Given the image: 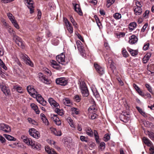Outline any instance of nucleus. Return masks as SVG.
<instances>
[{"instance_id":"obj_1","label":"nucleus","mask_w":154,"mask_h":154,"mask_svg":"<svg viewBox=\"0 0 154 154\" xmlns=\"http://www.w3.org/2000/svg\"><path fill=\"white\" fill-rule=\"evenodd\" d=\"M135 4L136 6L134 7L133 8L134 14L136 15H140L142 12L141 7L143 6V2L138 1H136Z\"/></svg>"},{"instance_id":"obj_2","label":"nucleus","mask_w":154,"mask_h":154,"mask_svg":"<svg viewBox=\"0 0 154 154\" xmlns=\"http://www.w3.org/2000/svg\"><path fill=\"white\" fill-rule=\"evenodd\" d=\"M80 88L83 96L87 97L89 94L88 91L85 83L84 81L80 82Z\"/></svg>"},{"instance_id":"obj_3","label":"nucleus","mask_w":154,"mask_h":154,"mask_svg":"<svg viewBox=\"0 0 154 154\" xmlns=\"http://www.w3.org/2000/svg\"><path fill=\"white\" fill-rule=\"evenodd\" d=\"M38 75L39 80L40 81L47 85L51 83V80L48 78L47 76L45 75L42 73L39 72L38 74Z\"/></svg>"},{"instance_id":"obj_4","label":"nucleus","mask_w":154,"mask_h":154,"mask_svg":"<svg viewBox=\"0 0 154 154\" xmlns=\"http://www.w3.org/2000/svg\"><path fill=\"white\" fill-rule=\"evenodd\" d=\"M27 90L31 96L33 97H35L36 99H37V97L40 95L32 86H28L27 87Z\"/></svg>"},{"instance_id":"obj_5","label":"nucleus","mask_w":154,"mask_h":154,"mask_svg":"<svg viewBox=\"0 0 154 154\" xmlns=\"http://www.w3.org/2000/svg\"><path fill=\"white\" fill-rule=\"evenodd\" d=\"M21 138L23 139V142L27 145L31 146L32 148L34 147L36 142L32 141L31 138L25 137L23 136H22Z\"/></svg>"},{"instance_id":"obj_6","label":"nucleus","mask_w":154,"mask_h":154,"mask_svg":"<svg viewBox=\"0 0 154 154\" xmlns=\"http://www.w3.org/2000/svg\"><path fill=\"white\" fill-rule=\"evenodd\" d=\"M29 133L30 135L36 139L38 138L40 136L39 132L33 128L30 129Z\"/></svg>"},{"instance_id":"obj_7","label":"nucleus","mask_w":154,"mask_h":154,"mask_svg":"<svg viewBox=\"0 0 154 154\" xmlns=\"http://www.w3.org/2000/svg\"><path fill=\"white\" fill-rule=\"evenodd\" d=\"M56 82L57 84L62 86H65L68 83V80L65 78H60L57 79Z\"/></svg>"},{"instance_id":"obj_8","label":"nucleus","mask_w":154,"mask_h":154,"mask_svg":"<svg viewBox=\"0 0 154 154\" xmlns=\"http://www.w3.org/2000/svg\"><path fill=\"white\" fill-rule=\"evenodd\" d=\"M65 55L63 53H62L57 55L56 57L57 61L59 63L62 65H65Z\"/></svg>"},{"instance_id":"obj_9","label":"nucleus","mask_w":154,"mask_h":154,"mask_svg":"<svg viewBox=\"0 0 154 154\" xmlns=\"http://www.w3.org/2000/svg\"><path fill=\"white\" fill-rule=\"evenodd\" d=\"M0 130L6 133H9L11 131V127L8 125L4 123L0 124Z\"/></svg>"},{"instance_id":"obj_10","label":"nucleus","mask_w":154,"mask_h":154,"mask_svg":"<svg viewBox=\"0 0 154 154\" xmlns=\"http://www.w3.org/2000/svg\"><path fill=\"white\" fill-rule=\"evenodd\" d=\"M20 57L27 64L31 66H32L33 64L30 60L29 58L25 54H22L20 55Z\"/></svg>"},{"instance_id":"obj_11","label":"nucleus","mask_w":154,"mask_h":154,"mask_svg":"<svg viewBox=\"0 0 154 154\" xmlns=\"http://www.w3.org/2000/svg\"><path fill=\"white\" fill-rule=\"evenodd\" d=\"M25 4H27V6L30 9V13L32 14L34 12V7L33 6V2L32 0H24Z\"/></svg>"},{"instance_id":"obj_12","label":"nucleus","mask_w":154,"mask_h":154,"mask_svg":"<svg viewBox=\"0 0 154 154\" xmlns=\"http://www.w3.org/2000/svg\"><path fill=\"white\" fill-rule=\"evenodd\" d=\"M0 88L3 93L6 95H9L10 93V90L8 88H7L4 84L0 85Z\"/></svg>"},{"instance_id":"obj_13","label":"nucleus","mask_w":154,"mask_h":154,"mask_svg":"<svg viewBox=\"0 0 154 154\" xmlns=\"http://www.w3.org/2000/svg\"><path fill=\"white\" fill-rule=\"evenodd\" d=\"M50 65L54 68L58 70H60L62 69V68L59 64H58L57 62L54 60L50 61Z\"/></svg>"},{"instance_id":"obj_14","label":"nucleus","mask_w":154,"mask_h":154,"mask_svg":"<svg viewBox=\"0 0 154 154\" xmlns=\"http://www.w3.org/2000/svg\"><path fill=\"white\" fill-rule=\"evenodd\" d=\"M13 39L15 40V42L18 46L22 48L24 47V45L21 39L20 38L16 35L14 37Z\"/></svg>"},{"instance_id":"obj_15","label":"nucleus","mask_w":154,"mask_h":154,"mask_svg":"<svg viewBox=\"0 0 154 154\" xmlns=\"http://www.w3.org/2000/svg\"><path fill=\"white\" fill-rule=\"evenodd\" d=\"M94 67L97 72L100 75L104 73V69L97 64H94Z\"/></svg>"},{"instance_id":"obj_16","label":"nucleus","mask_w":154,"mask_h":154,"mask_svg":"<svg viewBox=\"0 0 154 154\" xmlns=\"http://www.w3.org/2000/svg\"><path fill=\"white\" fill-rule=\"evenodd\" d=\"M130 116L126 114V115L123 114H121L119 118L121 120L124 122H127L129 119Z\"/></svg>"},{"instance_id":"obj_17","label":"nucleus","mask_w":154,"mask_h":154,"mask_svg":"<svg viewBox=\"0 0 154 154\" xmlns=\"http://www.w3.org/2000/svg\"><path fill=\"white\" fill-rule=\"evenodd\" d=\"M74 9L75 11L79 15L81 16L82 15V12L80 8V5L78 4H73Z\"/></svg>"},{"instance_id":"obj_18","label":"nucleus","mask_w":154,"mask_h":154,"mask_svg":"<svg viewBox=\"0 0 154 154\" xmlns=\"http://www.w3.org/2000/svg\"><path fill=\"white\" fill-rule=\"evenodd\" d=\"M138 39L137 36L135 35H132L129 38V43L132 45L135 44L137 41Z\"/></svg>"},{"instance_id":"obj_19","label":"nucleus","mask_w":154,"mask_h":154,"mask_svg":"<svg viewBox=\"0 0 154 154\" xmlns=\"http://www.w3.org/2000/svg\"><path fill=\"white\" fill-rule=\"evenodd\" d=\"M45 149L48 154H57L54 149L51 148L48 146H45Z\"/></svg>"},{"instance_id":"obj_20","label":"nucleus","mask_w":154,"mask_h":154,"mask_svg":"<svg viewBox=\"0 0 154 154\" xmlns=\"http://www.w3.org/2000/svg\"><path fill=\"white\" fill-rule=\"evenodd\" d=\"M143 141L144 143L149 146H152V142L148 138L144 137L142 138Z\"/></svg>"},{"instance_id":"obj_21","label":"nucleus","mask_w":154,"mask_h":154,"mask_svg":"<svg viewBox=\"0 0 154 154\" xmlns=\"http://www.w3.org/2000/svg\"><path fill=\"white\" fill-rule=\"evenodd\" d=\"M36 99L37 101L43 106H45L46 105V101H45L42 97L40 95L37 97V98Z\"/></svg>"},{"instance_id":"obj_22","label":"nucleus","mask_w":154,"mask_h":154,"mask_svg":"<svg viewBox=\"0 0 154 154\" xmlns=\"http://www.w3.org/2000/svg\"><path fill=\"white\" fill-rule=\"evenodd\" d=\"M127 49L132 56H135L138 54V51L137 50H134L128 47Z\"/></svg>"},{"instance_id":"obj_23","label":"nucleus","mask_w":154,"mask_h":154,"mask_svg":"<svg viewBox=\"0 0 154 154\" xmlns=\"http://www.w3.org/2000/svg\"><path fill=\"white\" fill-rule=\"evenodd\" d=\"M89 113H93V112H95L97 111V109L96 108V106L93 105L91 106L88 109Z\"/></svg>"},{"instance_id":"obj_24","label":"nucleus","mask_w":154,"mask_h":154,"mask_svg":"<svg viewBox=\"0 0 154 154\" xmlns=\"http://www.w3.org/2000/svg\"><path fill=\"white\" fill-rule=\"evenodd\" d=\"M31 108L35 111L37 114H39L40 111L38 109V108L37 105L34 103H32L30 105Z\"/></svg>"},{"instance_id":"obj_25","label":"nucleus","mask_w":154,"mask_h":154,"mask_svg":"<svg viewBox=\"0 0 154 154\" xmlns=\"http://www.w3.org/2000/svg\"><path fill=\"white\" fill-rule=\"evenodd\" d=\"M137 24L135 22L131 23L129 25V28L130 31H132L136 27Z\"/></svg>"},{"instance_id":"obj_26","label":"nucleus","mask_w":154,"mask_h":154,"mask_svg":"<svg viewBox=\"0 0 154 154\" xmlns=\"http://www.w3.org/2000/svg\"><path fill=\"white\" fill-rule=\"evenodd\" d=\"M85 131L86 133L90 137L93 136V132L90 128L89 127L87 128H86Z\"/></svg>"},{"instance_id":"obj_27","label":"nucleus","mask_w":154,"mask_h":154,"mask_svg":"<svg viewBox=\"0 0 154 154\" xmlns=\"http://www.w3.org/2000/svg\"><path fill=\"white\" fill-rule=\"evenodd\" d=\"M64 104L67 106H70L71 104L70 100L68 98H65L63 100Z\"/></svg>"},{"instance_id":"obj_28","label":"nucleus","mask_w":154,"mask_h":154,"mask_svg":"<svg viewBox=\"0 0 154 154\" xmlns=\"http://www.w3.org/2000/svg\"><path fill=\"white\" fill-rule=\"evenodd\" d=\"M3 135L8 140L11 141H15L16 140L15 138L10 135L5 134Z\"/></svg>"},{"instance_id":"obj_29","label":"nucleus","mask_w":154,"mask_h":154,"mask_svg":"<svg viewBox=\"0 0 154 154\" xmlns=\"http://www.w3.org/2000/svg\"><path fill=\"white\" fill-rule=\"evenodd\" d=\"M14 88L19 93H22L23 92V89L20 86L16 85L14 86Z\"/></svg>"},{"instance_id":"obj_30","label":"nucleus","mask_w":154,"mask_h":154,"mask_svg":"<svg viewBox=\"0 0 154 154\" xmlns=\"http://www.w3.org/2000/svg\"><path fill=\"white\" fill-rule=\"evenodd\" d=\"M76 44L78 50L80 51H82V44L81 42L79 41H76Z\"/></svg>"},{"instance_id":"obj_31","label":"nucleus","mask_w":154,"mask_h":154,"mask_svg":"<svg viewBox=\"0 0 154 154\" xmlns=\"http://www.w3.org/2000/svg\"><path fill=\"white\" fill-rule=\"evenodd\" d=\"M7 29L9 33H10L12 35H13L14 37L16 36L15 35L14 31L13 30L11 27L9 26H7Z\"/></svg>"},{"instance_id":"obj_32","label":"nucleus","mask_w":154,"mask_h":154,"mask_svg":"<svg viewBox=\"0 0 154 154\" xmlns=\"http://www.w3.org/2000/svg\"><path fill=\"white\" fill-rule=\"evenodd\" d=\"M147 133L149 137L152 140L154 141V133L147 131Z\"/></svg>"},{"instance_id":"obj_33","label":"nucleus","mask_w":154,"mask_h":154,"mask_svg":"<svg viewBox=\"0 0 154 154\" xmlns=\"http://www.w3.org/2000/svg\"><path fill=\"white\" fill-rule=\"evenodd\" d=\"M66 26L67 27V30H68V32L70 33H72L73 32V29L71 24L70 23L68 25H67Z\"/></svg>"},{"instance_id":"obj_34","label":"nucleus","mask_w":154,"mask_h":154,"mask_svg":"<svg viewBox=\"0 0 154 154\" xmlns=\"http://www.w3.org/2000/svg\"><path fill=\"white\" fill-rule=\"evenodd\" d=\"M113 16V17L116 20H118L120 19L122 17L121 14L118 13H116L114 14Z\"/></svg>"},{"instance_id":"obj_35","label":"nucleus","mask_w":154,"mask_h":154,"mask_svg":"<svg viewBox=\"0 0 154 154\" xmlns=\"http://www.w3.org/2000/svg\"><path fill=\"white\" fill-rule=\"evenodd\" d=\"M149 11L148 10H146L143 14V18L144 19H146L149 17Z\"/></svg>"},{"instance_id":"obj_36","label":"nucleus","mask_w":154,"mask_h":154,"mask_svg":"<svg viewBox=\"0 0 154 154\" xmlns=\"http://www.w3.org/2000/svg\"><path fill=\"white\" fill-rule=\"evenodd\" d=\"M94 134L95 137V140L97 143H99V137L98 135V133L96 131L94 130Z\"/></svg>"},{"instance_id":"obj_37","label":"nucleus","mask_w":154,"mask_h":154,"mask_svg":"<svg viewBox=\"0 0 154 154\" xmlns=\"http://www.w3.org/2000/svg\"><path fill=\"white\" fill-rule=\"evenodd\" d=\"M71 110L72 112V113L78 115L79 113V110L74 107L71 108Z\"/></svg>"},{"instance_id":"obj_38","label":"nucleus","mask_w":154,"mask_h":154,"mask_svg":"<svg viewBox=\"0 0 154 154\" xmlns=\"http://www.w3.org/2000/svg\"><path fill=\"white\" fill-rule=\"evenodd\" d=\"M115 1V0H107V7L108 8L111 5L114 3Z\"/></svg>"},{"instance_id":"obj_39","label":"nucleus","mask_w":154,"mask_h":154,"mask_svg":"<svg viewBox=\"0 0 154 154\" xmlns=\"http://www.w3.org/2000/svg\"><path fill=\"white\" fill-rule=\"evenodd\" d=\"M11 23H12L14 26L17 29H19V26L15 19L11 21Z\"/></svg>"},{"instance_id":"obj_40","label":"nucleus","mask_w":154,"mask_h":154,"mask_svg":"<svg viewBox=\"0 0 154 154\" xmlns=\"http://www.w3.org/2000/svg\"><path fill=\"white\" fill-rule=\"evenodd\" d=\"M27 119L29 123L35 125H38V123L37 122L31 118H29Z\"/></svg>"},{"instance_id":"obj_41","label":"nucleus","mask_w":154,"mask_h":154,"mask_svg":"<svg viewBox=\"0 0 154 154\" xmlns=\"http://www.w3.org/2000/svg\"><path fill=\"white\" fill-rule=\"evenodd\" d=\"M70 21L73 25L76 28H77V24L72 16H70Z\"/></svg>"},{"instance_id":"obj_42","label":"nucleus","mask_w":154,"mask_h":154,"mask_svg":"<svg viewBox=\"0 0 154 154\" xmlns=\"http://www.w3.org/2000/svg\"><path fill=\"white\" fill-rule=\"evenodd\" d=\"M94 18L97 24V26L99 28H100V26L101 25V24L99 19L98 17L96 15L94 16Z\"/></svg>"},{"instance_id":"obj_43","label":"nucleus","mask_w":154,"mask_h":154,"mask_svg":"<svg viewBox=\"0 0 154 154\" xmlns=\"http://www.w3.org/2000/svg\"><path fill=\"white\" fill-rule=\"evenodd\" d=\"M55 111L59 115L61 116L64 114V113L62 111L60 110L59 108H56Z\"/></svg>"},{"instance_id":"obj_44","label":"nucleus","mask_w":154,"mask_h":154,"mask_svg":"<svg viewBox=\"0 0 154 154\" xmlns=\"http://www.w3.org/2000/svg\"><path fill=\"white\" fill-rule=\"evenodd\" d=\"M41 148V145L39 143L36 142L35 145H34V147L33 148L34 149H36L37 150H39Z\"/></svg>"},{"instance_id":"obj_45","label":"nucleus","mask_w":154,"mask_h":154,"mask_svg":"<svg viewBox=\"0 0 154 154\" xmlns=\"http://www.w3.org/2000/svg\"><path fill=\"white\" fill-rule=\"evenodd\" d=\"M97 115L95 112L93 113H90L89 114V117L91 119H94L96 117Z\"/></svg>"},{"instance_id":"obj_46","label":"nucleus","mask_w":154,"mask_h":154,"mask_svg":"<svg viewBox=\"0 0 154 154\" xmlns=\"http://www.w3.org/2000/svg\"><path fill=\"white\" fill-rule=\"evenodd\" d=\"M67 120L68 122H69L70 126L72 128H75L73 120L71 119V118L69 117L67 119Z\"/></svg>"},{"instance_id":"obj_47","label":"nucleus","mask_w":154,"mask_h":154,"mask_svg":"<svg viewBox=\"0 0 154 154\" xmlns=\"http://www.w3.org/2000/svg\"><path fill=\"white\" fill-rule=\"evenodd\" d=\"M7 16L11 22L15 19L13 15L10 13H8L7 14Z\"/></svg>"},{"instance_id":"obj_48","label":"nucleus","mask_w":154,"mask_h":154,"mask_svg":"<svg viewBox=\"0 0 154 154\" xmlns=\"http://www.w3.org/2000/svg\"><path fill=\"white\" fill-rule=\"evenodd\" d=\"M110 139V136L108 134H106L103 138V140L107 142Z\"/></svg>"},{"instance_id":"obj_49","label":"nucleus","mask_w":154,"mask_h":154,"mask_svg":"<svg viewBox=\"0 0 154 154\" xmlns=\"http://www.w3.org/2000/svg\"><path fill=\"white\" fill-rule=\"evenodd\" d=\"M148 91L151 93H152V91L151 87L148 84H146L145 85Z\"/></svg>"},{"instance_id":"obj_50","label":"nucleus","mask_w":154,"mask_h":154,"mask_svg":"<svg viewBox=\"0 0 154 154\" xmlns=\"http://www.w3.org/2000/svg\"><path fill=\"white\" fill-rule=\"evenodd\" d=\"M100 148L101 150H103L105 147V143L104 142H102L100 143Z\"/></svg>"},{"instance_id":"obj_51","label":"nucleus","mask_w":154,"mask_h":154,"mask_svg":"<svg viewBox=\"0 0 154 154\" xmlns=\"http://www.w3.org/2000/svg\"><path fill=\"white\" fill-rule=\"evenodd\" d=\"M122 54L123 56L126 57L128 56V54L125 49H123L122 51Z\"/></svg>"},{"instance_id":"obj_52","label":"nucleus","mask_w":154,"mask_h":154,"mask_svg":"<svg viewBox=\"0 0 154 154\" xmlns=\"http://www.w3.org/2000/svg\"><path fill=\"white\" fill-rule=\"evenodd\" d=\"M149 43H146L144 45L143 48V49L144 50L146 51L147 50L149 47Z\"/></svg>"},{"instance_id":"obj_53","label":"nucleus","mask_w":154,"mask_h":154,"mask_svg":"<svg viewBox=\"0 0 154 154\" xmlns=\"http://www.w3.org/2000/svg\"><path fill=\"white\" fill-rule=\"evenodd\" d=\"M107 60L108 63L111 66H113V64H112L113 62L111 58L109 57Z\"/></svg>"},{"instance_id":"obj_54","label":"nucleus","mask_w":154,"mask_h":154,"mask_svg":"<svg viewBox=\"0 0 154 154\" xmlns=\"http://www.w3.org/2000/svg\"><path fill=\"white\" fill-rule=\"evenodd\" d=\"M148 23H146L143 26L141 30V32H144L146 30V29L148 26Z\"/></svg>"},{"instance_id":"obj_55","label":"nucleus","mask_w":154,"mask_h":154,"mask_svg":"<svg viewBox=\"0 0 154 154\" xmlns=\"http://www.w3.org/2000/svg\"><path fill=\"white\" fill-rule=\"evenodd\" d=\"M149 154H154V146H150L149 149Z\"/></svg>"},{"instance_id":"obj_56","label":"nucleus","mask_w":154,"mask_h":154,"mask_svg":"<svg viewBox=\"0 0 154 154\" xmlns=\"http://www.w3.org/2000/svg\"><path fill=\"white\" fill-rule=\"evenodd\" d=\"M51 106L53 107H54L56 108H58V107L59 106V104L57 103L54 101V102L53 103Z\"/></svg>"},{"instance_id":"obj_57","label":"nucleus","mask_w":154,"mask_h":154,"mask_svg":"<svg viewBox=\"0 0 154 154\" xmlns=\"http://www.w3.org/2000/svg\"><path fill=\"white\" fill-rule=\"evenodd\" d=\"M63 20L66 26L70 23L69 22L68 20L65 17H63Z\"/></svg>"},{"instance_id":"obj_58","label":"nucleus","mask_w":154,"mask_h":154,"mask_svg":"<svg viewBox=\"0 0 154 154\" xmlns=\"http://www.w3.org/2000/svg\"><path fill=\"white\" fill-rule=\"evenodd\" d=\"M4 50L1 46H0V56H2L4 54Z\"/></svg>"},{"instance_id":"obj_59","label":"nucleus","mask_w":154,"mask_h":154,"mask_svg":"<svg viewBox=\"0 0 154 154\" xmlns=\"http://www.w3.org/2000/svg\"><path fill=\"white\" fill-rule=\"evenodd\" d=\"M54 135L57 136H60L62 135V133L60 131H56V132L54 134Z\"/></svg>"},{"instance_id":"obj_60","label":"nucleus","mask_w":154,"mask_h":154,"mask_svg":"<svg viewBox=\"0 0 154 154\" xmlns=\"http://www.w3.org/2000/svg\"><path fill=\"white\" fill-rule=\"evenodd\" d=\"M42 120L46 125H48L49 122L46 117L42 119Z\"/></svg>"},{"instance_id":"obj_61","label":"nucleus","mask_w":154,"mask_h":154,"mask_svg":"<svg viewBox=\"0 0 154 154\" xmlns=\"http://www.w3.org/2000/svg\"><path fill=\"white\" fill-rule=\"evenodd\" d=\"M57 115H53V116L54 117V120L55 123L60 120L59 118L57 117Z\"/></svg>"},{"instance_id":"obj_62","label":"nucleus","mask_w":154,"mask_h":154,"mask_svg":"<svg viewBox=\"0 0 154 154\" xmlns=\"http://www.w3.org/2000/svg\"><path fill=\"white\" fill-rule=\"evenodd\" d=\"M75 99V100L77 102H79L81 100L80 97L78 95H76L74 97Z\"/></svg>"},{"instance_id":"obj_63","label":"nucleus","mask_w":154,"mask_h":154,"mask_svg":"<svg viewBox=\"0 0 154 154\" xmlns=\"http://www.w3.org/2000/svg\"><path fill=\"white\" fill-rule=\"evenodd\" d=\"M0 140L2 143H4L6 141L5 139L2 136L0 135Z\"/></svg>"},{"instance_id":"obj_64","label":"nucleus","mask_w":154,"mask_h":154,"mask_svg":"<svg viewBox=\"0 0 154 154\" xmlns=\"http://www.w3.org/2000/svg\"><path fill=\"white\" fill-rule=\"evenodd\" d=\"M80 139L82 141H85L86 142H87V140L86 139V137L85 136H81L80 137Z\"/></svg>"}]
</instances>
